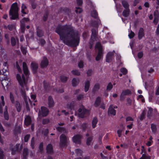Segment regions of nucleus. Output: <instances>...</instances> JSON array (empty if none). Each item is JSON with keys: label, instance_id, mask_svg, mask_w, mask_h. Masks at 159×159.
<instances>
[{"label": "nucleus", "instance_id": "45", "mask_svg": "<svg viewBox=\"0 0 159 159\" xmlns=\"http://www.w3.org/2000/svg\"><path fill=\"white\" fill-rule=\"evenodd\" d=\"M4 151L2 149L0 148V159H4Z\"/></svg>", "mask_w": 159, "mask_h": 159}, {"label": "nucleus", "instance_id": "54", "mask_svg": "<svg viewBox=\"0 0 159 159\" xmlns=\"http://www.w3.org/2000/svg\"><path fill=\"white\" fill-rule=\"evenodd\" d=\"M120 71L124 75H125L127 73V69L124 68H121L120 69Z\"/></svg>", "mask_w": 159, "mask_h": 159}, {"label": "nucleus", "instance_id": "58", "mask_svg": "<svg viewBox=\"0 0 159 159\" xmlns=\"http://www.w3.org/2000/svg\"><path fill=\"white\" fill-rule=\"evenodd\" d=\"M50 122L49 119H45L43 120L42 123L43 125H45L48 124Z\"/></svg>", "mask_w": 159, "mask_h": 159}, {"label": "nucleus", "instance_id": "28", "mask_svg": "<svg viewBox=\"0 0 159 159\" xmlns=\"http://www.w3.org/2000/svg\"><path fill=\"white\" fill-rule=\"evenodd\" d=\"M79 82V80L78 79L74 78L72 82V86L74 87L76 86L78 84Z\"/></svg>", "mask_w": 159, "mask_h": 159}, {"label": "nucleus", "instance_id": "27", "mask_svg": "<svg viewBox=\"0 0 159 159\" xmlns=\"http://www.w3.org/2000/svg\"><path fill=\"white\" fill-rule=\"evenodd\" d=\"M90 85V83L89 81L87 80L84 86V91L85 92H87L89 89Z\"/></svg>", "mask_w": 159, "mask_h": 159}, {"label": "nucleus", "instance_id": "18", "mask_svg": "<svg viewBox=\"0 0 159 159\" xmlns=\"http://www.w3.org/2000/svg\"><path fill=\"white\" fill-rule=\"evenodd\" d=\"M29 154V150L26 148H24L23 150V159H27V157H28Z\"/></svg>", "mask_w": 159, "mask_h": 159}, {"label": "nucleus", "instance_id": "21", "mask_svg": "<svg viewBox=\"0 0 159 159\" xmlns=\"http://www.w3.org/2000/svg\"><path fill=\"white\" fill-rule=\"evenodd\" d=\"M23 68L24 74L27 75L28 73V70L26 63L25 62L23 63Z\"/></svg>", "mask_w": 159, "mask_h": 159}, {"label": "nucleus", "instance_id": "5", "mask_svg": "<svg viewBox=\"0 0 159 159\" xmlns=\"http://www.w3.org/2000/svg\"><path fill=\"white\" fill-rule=\"evenodd\" d=\"M78 111V116L81 118H84L89 114V111L85 109L83 106L81 107L80 108Z\"/></svg>", "mask_w": 159, "mask_h": 159}, {"label": "nucleus", "instance_id": "41", "mask_svg": "<svg viewBox=\"0 0 159 159\" xmlns=\"http://www.w3.org/2000/svg\"><path fill=\"white\" fill-rule=\"evenodd\" d=\"M48 105L49 107H52L54 105L55 102L53 100H48Z\"/></svg>", "mask_w": 159, "mask_h": 159}, {"label": "nucleus", "instance_id": "34", "mask_svg": "<svg viewBox=\"0 0 159 159\" xmlns=\"http://www.w3.org/2000/svg\"><path fill=\"white\" fill-rule=\"evenodd\" d=\"M34 33L32 31H30L29 33L26 35V37L30 39H33L34 38Z\"/></svg>", "mask_w": 159, "mask_h": 159}, {"label": "nucleus", "instance_id": "39", "mask_svg": "<svg viewBox=\"0 0 159 159\" xmlns=\"http://www.w3.org/2000/svg\"><path fill=\"white\" fill-rule=\"evenodd\" d=\"M100 23V20H98L97 21H94L92 23V25L95 27H97Z\"/></svg>", "mask_w": 159, "mask_h": 159}, {"label": "nucleus", "instance_id": "30", "mask_svg": "<svg viewBox=\"0 0 159 159\" xmlns=\"http://www.w3.org/2000/svg\"><path fill=\"white\" fill-rule=\"evenodd\" d=\"M145 111L143 110L140 116L139 117V119L140 120H142L145 118Z\"/></svg>", "mask_w": 159, "mask_h": 159}, {"label": "nucleus", "instance_id": "60", "mask_svg": "<svg viewBox=\"0 0 159 159\" xmlns=\"http://www.w3.org/2000/svg\"><path fill=\"white\" fill-rule=\"evenodd\" d=\"M49 133V130L48 129H46L43 132V135L45 136H47Z\"/></svg>", "mask_w": 159, "mask_h": 159}, {"label": "nucleus", "instance_id": "38", "mask_svg": "<svg viewBox=\"0 0 159 159\" xmlns=\"http://www.w3.org/2000/svg\"><path fill=\"white\" fill-rule=\"evenodd\" d=\"M75 152L77 156H82V151L80 149L78 148L76 149Z\"/></svg>", "mask_w": 159, "mask_h": 159}, {"label": "nucleus", "instance_id": "46", "mask_svg": "<svg viewBox=\"0 0 159 159\" xmlns=\"http://www.w3.org/2000/svg\"><path fill=\"white\" fill-rule=\"evenodd\" d=\"M101 100H96L94 103V106L96 107H98L101 103Z\"/></svg>", "mask_w": 159, "mask_h": 159}, {"label": "nucleus", "instance_id": "32", "mask_svg": "<svg viewBox=\"0 0 159 159\" xmlns=\"http://www.w3.org/2000/svg\"><path fill=\"white\" fill-rule=\"evenodd\" d=\"M61 81L63 83H66L67 80V77L64 75H61L60 77Z\"/></svg>", "mask_w": 159, "mask_h": 159}, {"label": "nucleus", "instance_id": "49", "mask_svg": "<svg viewBox=\"0 0 159 159\" xmlns=\"http://www.w3.org/2000/svg\"><path fill=\"white\" fill-rule=\"evenodd\" d=\"M14 134L16 135L21 133L20 129V128L15 129L14 131Z\"/></svg>", "mask_w": 159, "mask_h": 159}, {"label": "nucleus", "instance_id": "3", "mask_svg": "<svg viewBox=\"0 0 159 159\" xmlns=\"http://www.w3.org/2000/svg\"><path fill=\"white\" fill-rule=\"evenodd\" d=\"M16 78L21 86L22 87H24L25 86V89L28 90V88L27 86V80H25L24 75L22 74L21 77L19 74H17L16 75Z\"/></svg>", "mask_w": 159, "mask_h": 159}, {"label": "nucleus", "instance_id": "6", "mask_svg": "<svg viewBox=\"0 0 159 159\" xmlns=\"http://www.w3.org/2000/svg\"><path fill=\"white\" fill-rule=\"evenodd\" d=\"M95 47L98 48V54L95 58V59L97 61H98L101 59L102 56V48L101 44L99 42L96 43Z\"/></svg>", "mask_w": 159, "mask_h": 159}, {"label": "nucleus", "instance_id": "19", "mask_svg": "<svg viewBox=\"0 0 159 159\" xmlns=\"http://www.w3.org/2000/svg\"><path fill=\"white\" fill-rule=\"evenodd\" d=\"M100 88V85L98 84H96L94 85L93 89L92 92L94 94L98 92Z\"/></svg>", "mask_w": 159, "mask_h": 159}, {"label": "nucleus", "instance_id": "12", "mask_svg": "<svg viewBox=\"0 0 159 159\" xmlns=\"http://www.w3.org/2000/svg\"><path fill=\"white\" fill-rule=\"evenodd\" d=\"M32 120L30 115H25L24 121V124L27 126L30 125L32 123Z\"/></svg>", "mask_w": 159, "mask_h": 159}, {"label": "nucleus", "instance_id": "48", "mask_svg": "<svg viewBox=\"0 0 159 159\" xmlns=\"http://www.w3.org/2000/svg\"><path fill=\"white\" fill-rule=\"evenodd\" d=\"M30 135L27 134L24 137V141L25 142H27L30 138Z\"/></svg>", "mask_w": 159, "mask_h": 159}, {"label": "nucleus", "instance_id": "63", "mask_svg": "<svg viewBox=\"0 0 159 159\" xmlns=\"http://www.w3.org/2000/svg\"><path fill=\"white\" fill-rule=\"evenodd\" d=\"M87 55L88 58H89V60H91V52L90 51H87Z\"/></svg>", "mask_w": 159, "mask_h": 159}, {"label": "nucleus", "instance_id": "42", "mask_svg": "<svg viewBox=\"0 0 159 159\" xmlns=\"http://www.w3.org/2000/svg\"><path fill=\"white\" fill-rule=\"evenodd\" d=\"M98 13L95 10H93L91 12V15L92 17L95 18H96L98 17Z\"/></svg>", "mask_w": 159, "mask_h": 159}, {"label": "nucleus", "instance_id": "59", "mask_svg": "<svg viewBox=\"0 0 159 159\" xmlns=\"http://www.w3.org/2000/svg\"><path fill=\"white\" fill-rule=\"evenodd\" d=\"M154 17L159 18V13L157 10H155L154 13Z\"/></svg>", "mask_w": 159, "mask_h": 159}, {"label": "nucleus", "instance_id": "24", "mask_svg": "<svg viewBox=\"0 0 159 159\" xmlns=\"http://www.w3.org/2000/svg\"><path fill=\"white\" fill-rule=\"evenodd\" d=\"M129 9H125L122 12V15L124 17H128L129 16Z\"/></svg>", "mask_w": 159, "mask_h": 159}, {"label": "nucleus", "instance_id": "53", "mask_svg": "<svg viewBox=\"0 0 159 159\" xmlns=\"http://www.w3.org/2000/svg\"><path fill=\"white\" fill-rule=\"evenodd\" d=\"M9 36V34H5L4 36V37L6 39V41L7 42V43L8 44H9L10 43Z\"/></svg>", "mask_w": 159, "mask_h": 159}, {"label": "nucleus", "instance_id": "29", "mask_svg": "<svg viewBox=\"0 0 159 159\" xmlns=\"http://www.w3.org/2000/svg\"><path fill=\"white\" fill-rule=\"evenodd\" d=\"M121 3L123 7L125 9H129V5L127 1L124 0L122 1Z\"/></svg>", "mask_w": 159, "mask_h": 159}, {"label": "nucleus", "instance_id": "1", "mask_svg": "<svg viewBox=\"0 0 159 159\" xmlns=\"http://www.w3.org/2000/svg\"><path fill=\"white\" fill-rule=\"evenodd\" d=\"M55 32L59 35L60 39L67 45L75 47L79 45L80 35L70 26L58 25Z\"/></svg>", "mask_w": 159, "mask_h": 159}, {"label": "nucleus", "instance_id": "40", "mask_svg": "<svg viewBox=\"0 0 159 159\" xmlns=\"http://www.w3.org/2000/svg\"><path fill=\"white\" fill-rule=\"evenodd\" d=\"M81 127L83 131H85L88 127V124L85 122L84 123L82 124Z\"/></svg>", "mask_w": 159, "mask_h": 159}, {"label": "nucleus", "instance_id": "4", "mask_svg": "<svg viewBox=\"0 0 159 159\" xmlns=\"http://www.w3.org/2000/svg\"><path fill=\"white\" fill-rule=\"evenodd\" d=\"M68 138L64 134H62L60 136L59 146L61 148L66 147L68 146Z\"/></svg>", "mask_w": 159, "mask_h": 159}, {"label": "nucleus", "instance_id": "61", "mask_svg": "<svg viewBox=\"0 0 159 159\" xmlns=\"http://www.w3.org/2000/svg\"><path fill=\"white\" fill-rule=\"evenodd\" d=\"M39 43L41 44V45H43L45 43V41L43 39H39Z\"/></svg>", "mask_w": 159, "mask_h": 159}, {"label": "nucleus", "instance_id": "17", "mask_svg": "<svg viewBox=\"0 0 159 159\" xmlns=\"http://www.w3.org/2000/svg\"><path fill=\"white\" fill-rule=\"evenodd\" d=\"M116 113V111L114 109H113L112 106H110L108 109V114L109 115L115 116Z\"/></svg>", "mask_w": 159, "mask_h": 159}, {"label": "nucleus", "instance_id": "55", "mask_svg": "<svg viewBox=\"0 0 159 159\" xmlns=\"http://www.w3.org/2000/svg\"><path fill=\"white\" fill-rule=\"evenodd\" d=\"M4 117L5 120H8L9 119V116L8 112H4Z\"/></svg>", "mask_w": 159, "mask_h": 159}, {"label": "nucleus", "instance_id": "10", "mask_svg": "<svg viewBox=\"0 0 159 159\" xmlns=\"http://www.w3.org/2000/svg\"><path fill=\"white\" fill-rule=\"evenodd\" d=\"M13 144H10V149L11 152V154L12 155H15L16 152H20V150L19 149L20 146L19 144H16V145L14 146V147H13Z\"/></svg>", "mask_w": 159, "mask_h": 159}, {"label": "nucleus", "instance_id": "44", "mask_svg": "<svg viewBox=\"0 0 159 159\" xmlns=\"http://www.w3.org/2000/svg\"><path fill=\"white\" fill-rule=\"evenodd\" d=\"M21 93L22 94V96L24 99H27L28 98V97L27 96L26 94L25 93V92L24 90H23V89L21 90Z\"/></svg>", "mask_w": 159, "mask_h": 159}, {"label": "nucleus", "instance_id": "57", "mask_svg": "<svg viewBox=\"0 0 159 159\" xmlns=\"http://www.w3.org/2000/svg\"><path fill=\"white\" fill-rule=\"evenodd\" d=\"M113 87V85L111 83H110L108 84L107 87V90H111Z\"/></svg>", "mask_w": 159, "mask_h": 159}, {"label": "nucleus", "instance_id": "26", "mask_svg": "<svg viewBox=\"0 0 159 159\" xmlns=\"http://www.w3.org/2000/svg\"><path fill=\"white\" fill-rule=\"evenodd\" d=\"M37 34L39 37H41L43 35V32L42 30L39 29V27L37 28Z\"/></svg>", "mask_w": 159, "mask_h": 159}, {"label": "nucleus", "instance_id": "13", "mask_svg": "<svg viewBox=\"0 0 159 159\" xmlns=\"http://www.w3.org/2000/svg\"><path fill=\"white\" fill-rule=\"evenodd\" d=\"M115 51L112 52H109L106 56V61L107 62H110L112 61V57L114 55Z\"/></svg>", "mask_w": 159, "mask_h": 159}, {"label": "nucleus", "instance_id": "33", "mask_svg": "<svg viewBox=\"0 0 159 159\" xmlns=\"http://www.w3.org/2000/svg\"><path fill=\"white\" fill-rule=\"evenodd\" d=\"M56 128L57 131L59 132H63L66 131L64 127L58 126L56 127Z\"/></svg>", "mask_w": 159, "mask_h": 159}, {"label": "nucleus", "instance_id": "22", "mask_svg": "<svg viewBox=\"0 0 159 159\" xmlns=\"http://www.w3.org/2000/svg\"><path fill=\"white\" fill-rule=\"evenodd\" d=\"M98 122V120L96 117L95 116L94 117L92 121V127L93 128H95L96 126V125Z\"/></svg>", "mask_w": 159, "mask_h": 159}, {"label": "nucleus", "instance_id": "36", "mask_svg": "<svg viewBox=\"0 0 159 159\" xmlns=\"http://www.w3.org/2000/svg\"><path fill=\"white\" fill-rule=\"evenodd\" d=\"M97 36V30L95 29H92V35L91 37L94 38H96Z\"/></svg>", "mask_w": 159, "mask_h": 159}, {"label": "nucleus", "instance_id": "2", "mask_svg": "<svg viewBox=\"0 0 159 159\" xmlns=\"http://www.w3.org/2000/svg\"><path fill=\"white\" fill-rule=\"evenodd\" d=\"M18 8L16 2L13 3L9 11V15L11 16L10 19L15 20L18 19Z\"/></svg>", "mask_w": 159, "mask_h": 159}, {"label": "nucleus", "instance_id": "11", "mask_svg": "<svg viewBox=\"0 0 159 159\" xmlns=\"http://www.w3.org/2000/svg\"><path fill=\"white\" fill-rule=\"evenodd\" d=\"M48 60L47 58L45 57H44L40 64L41 67L42 68H46L48 65Z\"/></svg>", "mask_w": 159, "mask_h": 159}, {"label": "nucleus", "instance_id": "9", "mask_svg": "<svg viewBox=\"0 0 159 159\" xmlns=\"http://www.w3.org/2000/svg\"><path fill=\"white\" fill-rule=\"evenodd\" d=\"M49 113L48 109L47 107L43 106L41 107V111H39V114L42 117H45L48 115Z\"/></svg>", "mask_w": 159, "mask_h": 159}, {"label": "nucleus", "instance_id": "51", "mask_svg": "<svg viewBox=\"0 0 159 159\" xmlns=\"http://www.w3.org/2000/svg\"><path fill=\"white\" fill-rule=\"evenodd\" d=\"M48 15V12H46L44 13L43 17V20L44 21H45L47 20Z\"/></svg>", "mask_w": 159, "mask_h": 159}, {"label": "nucleus", "instance_id": "14", "mask_svg": "<svg viewBox=\"0 0 159 159\" xmlns=\"http://www.w3.org/2000/svg\"><path fill=\"white\" fill-rule=\"evenodd\" d=\"M31 66L33 73L35 74L38 68V64L34 62H32L31 63Z\"/></svg>", "mask_w": 159, "mask_h": 159}, {"label": "nucleus", "instance_id": "25", "mask_svg": "<svg viewBox=\"0 0 159 159\" xmlns=\"http://www.w3.org/2000/svg\"><path fill=\"white\" fill-rule=\"evenodd\" d=\"M75 104L74 101L71 102L70 104H68L67 105V107L68 109L71 110H74Z\"/></svg>", "mask_w": 159, "mask_h": 159}, {"label": "nucleus", "instance_id": "15", "mask_svg": "<svg viewBox=\"0 0 159 159\" xmlns=\"http://www.w3.org/2000/svg\"><path fill=\"white\" fill-rule=\"evenodd\" d=\"M47 153L48 154H52L53 152V147L51 143H49L46 148Z\"/></svg>", "mask_w": 159, "mask_h": 159}, {"label": "nucleus", "instance_id": "31", "mask_svg": "<svg viewBox=\"0 0 159 159\" xmlns=\"http://www.w3.org/2000/svg\"><path fill=\"white\" fill-rule=\"evenodd\" d=\"M16 108L17 111L18 112H20L21 110V106L20 104V103L18 101H16Z\"/></svg>", "mask_w": 159, "mask_h": 159}, {"label": "nucleus", "instance_id": "35", "mask_svg": "<svg viewBox=\"0 0 159 159\" xmlns=\"http://www.w3.org/2000/svg\"><path fill=\"white\" fill-rule=\"evenodd\" d=\"M93 138L92 137H89L88 138L86 139V144L88 146L90 145L91 143L93 140Z\"/></svg>", "mask_w": 159, "mask_h": 159}, {"label": "nucleus", "instance_id": "37", "mask_svg": "<svg viewBox=\"0 0 159 159\" xmlns=\"http://www.w3.org/2000/svg\"><path fill=\"white\" fill-rule=\"evenodd\" d=\"M11 45L13 47L16 45V41L15 38L13 37H12L11 39Z\"/></svg>", "mask_w": 159, "mask_h": 159}, {"label": "nucleus", "instance_id": "52", "mask_svg": "<svg viewBox=\"0 0 159 159\" xmlns=\"http://www.w3.org/2000/svg\"><path fill=\"white\" fill-rule=\"evenodd\" d=\"M39 149L40 152H42L43 151V143L41 142L40 143L39 146Z\"/></svg>", "mask_w": 159, "mask_h": 159}, {"label": "nucleus", "instance_id": "7", "mask_svg": "<svg viewBox=\"0 0 159 159\" xmlns=\"http://www.w3.org/2000/svg\"><path fill=\"white\" fill-rule=\"evenodd\" d=\"M2 72L1 74L2 76H6V78L8 77L9 75L8 65L7 62H4L2 66L1 67Z\"/></svg>", "mask_w": 159, "mask_h": 159}, {"label": "nucleus", "instance_id": "62", "mask_svg": "<svg viewBox=\"0 0 159 159\" xmlns=\"http://www.w3.org/2000/svg\"><path fill=\"white\" fill-rule=\"evenodd\" d=\"M21 50L23 54L25 55L26 54V51L25 48L21 46Z\"/></svg>", "mask_w": 159, "mask_h": 159}, {"label": "nucleus", "instance_id": "43", "mask_svg": "<svg viewBox=\"0 0 159 159\" xmlns=\"http://www.w3.org/2000/svg\"><path fill=\"white\" fill-rule=\"evenodd\" d=\"M35 138L33 137L32 138L31 142V146L32 148L34 149L35 148Z\"/></svg>", "mask_w": 159, "mask_h": 159}, {"label": "nucleus", "instance_id": "50", "mask_svg": "<svg viewBox=\"0 0 159 159\" xmlns=\"http://www.w3.org/2000/svg\"><path fill=\"white\" fill-rule=\"evenodd\" d=\"M72 73L75 75H80V72L77 70H73L71 71Z\"/></svg>", "mask_w": 159, "mask_h": 159}, {"label": "nucleus", "instance_id": "23", "mask_svg": "<svg viewBox=\"0 0 159 159\" xmlns=\"http://www.w3.org/2000/svg\"><path fill=\"white\" fill-rule=\"evenodd\" d=\"M151 128L152 132L154 134H156L157 132V128L156 124L152 123L151 125Z\"/></svg>", "mask_w": 159, "mask_h": 159}, {"label": "nucleus", "instance_id": "47", "mask_svg": "<svg viewBox=\"0 0 159 159\" xmlns=\"http://www.w3.org/2000/svg\"><path fill=\"white\" fill-rule=\"evenodd\" d=\"M152 112V109L151 107L149 108L147 113V116L148 117H150L151 116Z\"/></svg>", "mask_w": 159, "mask_h": 159}, {"label": "nucleus", "instance_id": "8", "mask_svg": "<svg viewBox=\"0 0 159 159\" xmlns=\"http://www.w3.org/2000/svg\"><path fill=\"white\" fill-rule=\"evenodd\" d=\"M82 136L79 134H76L72 138V142L75 144H80L81 143V140Z\"/></svg>", "mask_w": 159, "mask_h": 159}, {"label": "nucleus", "instance_id": "56", "mask_svg": "<svg viewBox=\"0 0 159 159\" xmlns=\"http://www.w3.org/2000/svg\"><path fill=\"white\" fill-rule=\"evenodd\" d=\"M76 10H75V12L76 13H81L82 11V8L80 7H76L75 8Z\"/></svg>", "mask_w": 159, "mask_h": 159}, {"label": "nucleus", "instance_id": "64", "mask_svg": "<svg viewBox=\"0 0 159 159\" xmlns=\"http://www.w3.org/2000/svg\"><path fill=\"white\" fill-rule=\"evenodd\" d=\"M134 33L132 31H131L130 34H129V36L130 39H132L134 37Z\"/></svg>", "mask_w": 159, "mask_h": 159}, {"label": "nucleus", "instance_id": "20", "mask_svg": "<svg viewBox=\"0 0 159 159\" xmlns=\"http://www.w3.org/2000/svg\"><path fill=\"white\" fill-rule=\"evenodd\" d=\"M144 30L143 28H140L139 30L138 33V38L139 39H141L144 36Z\"/></svg>", "mask_w": 159, "mask_h": 159}, {"label": "nucleus", "instance_id": "16", "mask_svg": "<svg viewBox=\"0 0 159 159\" xmlns=\"http://www.w3.org/2000/svg\"><path fill=\"white\" fill-rule=\"evenodd\" d=\"M131 92L129 89H126L122 91L120 95V98L121 99L125 98V96L131 94Z\"/></svg>", "mask_w": 159, "mask_h": 159}]
</instances>
